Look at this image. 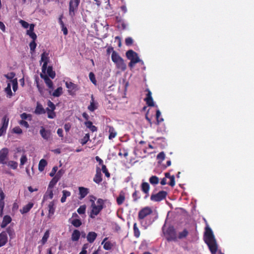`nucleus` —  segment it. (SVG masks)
<instances>
[{
	"label": "nucleus",
	"instance_id": "29",
	"mask_svg": "<svg viewBox=\"0 0 254 254\" xmlns=\"http://www.w3.org/2000/svg\"><path fill=\"white\" fill-rule=\"evenodd\" d=\"M85 125L86 127L89 128L92 132H95L97 130V128L95 126H93L92 123L90 121L85 122Z\"/></svg>",
	"mask_w": 254,
	"mask_h": 254
},
{
	"label": "nucleus",
	"instance_id": "63",
	"mask_svg": "<svg viewBox=\"0 0 254 254\" xmlns=\"http://www.w3.org/2000/svg\"><path fill=\"white\" fill-rule=\"evenodd\" d=\"M4 198L5 195L1 189L0 188V201H4Z\"/></svg>",
	"mask_w": 254,
	"mask_h": 254
},
{
	"label": "nucleus",
	"instance_id": "42",
	"mask_svg": "<svg viewBox=\"0 0 254 254\" xmlns=\"http://www.w3.org/2000/svg\"><path fill=\"white\" fill-rule=\"evenodd\" d=\"M5 92L9 98H10L12 96L10 83H9L7 84V87L5 88Z\"/></svg>",
	"mask_w": 254,
	"mask_h": 254
},
{
	"label": "nucleus",
	"instance_id": "30",
	"mask_svg": "<svg viewBox=\"0 0 254 254\" xmlns=\"http://www.w3.org/2000/svg\"><path fill=\"white\" fill-rule=\"evenodd\" d=\"M47 163L46 160L42 159H41L38 165V169L39 171L42 172L45 167V166L47 165Z\"/></svg>",
	"mask_w": 254,
	"mask_h": 254
},
{
	"label": "nucleus",
	"instance_id": "34",
	"mask_svg": "<svg viewBox=\"0 0 254 254\" xmlns=\"http://www.w3.org/2000/svg\"><path fill=\"white\" fill-rule=\"evenodd\" d=\"M189 234L188 231L185 229L182 232H179L178 235V238L179 239H183L186 238Z\"/></svg>",
	"mask_w": 254,
	"mask_h": 254
},
{
	"label": "nucleus",
	"instance_id": "44",
	"mask_svg": "<svg viewBox=\"0 0 254 254\" xmlns=\"http://www.w3.org/2000/svg\"><path fill=\"white\" fill-rule=\"evenodd\" d=\"M48 114V117L50 119H54L56 117V114L54 112V110H50L47 108L46 109Z\"/></svg>",
	"mask_w": 254,
	"mask_h": 254
},
{
	"label": "nucleus",
	"instance_id": "24",
	"mask_svg": "<svg viewBox=\"0 0 254 254\" xmlns=\"http://www.w3.org/2000/svg\"><path fill=\"white\" fill-rule=\"evenodd\" d=\"M111 58L112 60L115 64L120 62L123 59L115 51L113 52Z\"/></svg>",
	"mask_w": 254,
	"mask_h": 254
},
{
	"label": "nucleus",
	"instance_id": "55",
	"mask_svg": "<svg viewBox=\"0 0 254 254\" xmlns=\"http://www.w3.org/2000/svg\"><path fill=\"white\" fill-rule=\"evenodd\" d=\"M145 101L146 102V104L148 106H154V104L153 102V100L152 98H145Z\"/></svg>",
	"mask_w": 254,
	"mask_h": 254
},
{
	"label": "nucleus",
	"instance_id": "19",
	"mask_svg": "<svg viewBox=\"0 0 254 254\" xmlns=\"http://www.w3.org/2000/svg\"><path fill=\"white\" fill-rule=\"evenodd\" d=\"M11 221V217L8 215H5L3 217L2 222L1 224V228H5L7 225L10 223Z\"/></svg>",
	"mask_w": 254,
	"mask_h": 254
},
{
	"label": "nucleus",
	"instance_id": "8",
	"mask_svg": "<svg viewBox=\"0 0 254 254\" xmlns=\"http://www.w3.org/2000/svg\"><path fill=\"white\" fill-rule=\"evenodd\" d=\"M152 211L151 209L149 207H146L142 209L138 212V219L142 220L144 219L145 217L150 214L152 213Z\"/></svg>",
	"mask_w": 254,
	"mask_h": 254
},
{
	"label": "nucleus",
	"instance_id": "38",
	"mask_svg": "<svg viewBox=\"0 0 254 254\" xmlns=\"http://www.w3.org/2000/svg\"><path fill=\"white\" fill-rule=\"evenodd\" d=\"M46 71H47V73L48 75V76H49L52 78H54L55 77V72L53 70L52 67H47Z\"/></svg>",
	"mask_w": 254,
	"mask_h": 254
},
{
	"label": "nucleus",
	"instance_id": "46",
	"mask_svg": "<svg viewBox=\"0 0 254 254\" xmlns=\"http://www.w3.org/2000/svg\"><path fill=\"white\" fill-rule=\"evenodd\" d=\"M20 117L22 119V120H28L29 121H31L32 119L31 115L30 114H28L25 113L21 114Z\"/></svg>",
	"mask_w": 254,
	"mask_h": 254
},
{
	"label": "nucleus",
	"instance_id": "39",
	"mask_svg": "<svg viewBox=\"0 0 254 254\" xmlns=\"http://www.w3.org/2000/svg\"><path fill=\"white\" fill-rule=\"evenodd\" d=\"M6 164L8 167L14 170L16 169L18 166V163L14 161H9L6 163Z\"/></svg>",
	"mask_w": 254,
	"mask_h": 254
},
{
	"label": "nucleus",
	"instance_id": "26",
	"mask_svg": "<svg viewBox=\"0 0 254 254\" xmlns=\"http://www.w3.org/2000/svg\"><path fill=\"white\" fill-rule=\"evenodd\" d=\"M107 240V238H105L103 242H102V245H104L103 246V248L105 250H110L112 247H113V245L111 244V242H105V241Z\"/></svg>",
	"mask_w": 254,
	"mask_h": 254
},
{
	"label": "nucleus",
	"instance_id": "23",
	"mask_svg": "<svg viewBox=\"0 0 254 254\" xmlns=\"http://www.w3.org/2000/svg\"><path fill=\"white\" fill-rule=\"evenodd\" d=\"M48 216L49 217H51L54 214L55 210V204L53 201H51L49 203L48 205Z\"/></svg>",
	"mask_w": 254,
	"mask_h": 254
},
{
	"label": "nucleus",
	"instance_id": "1",
	"mask_svg": "<svg viewBox=\"0 0 254 254\" xmlns=\"http://www.w3.org/2000/svg\"><path fill=\"white\" fill-rule=\"evenodd\" d=\"M168 213L165 220V224L162 228V230L166 239L168 241H172L175 239V230L174 224H175L174 217Z\"/></svg>",
	"mask_w": 254,
	"mask_h": 254
},
{
	"label": "nucleus",
	"instance_id": "36",
	"mask_svg": "<svg viewBox=\"0 0 254 254\" xmlns=\"http://www.w3.org/2000/svg\"><path fill=\"white\" fill-rule=\"evenodd\" d=\"M149 189L150 187L148 183L144 182L141 184V190L145 193L147 194L148 193Z\"/></svg>",
	"mask_w": 254,
	"mask_h": 254
},
{
	"label": "nucleus",
	"instance_id": "64",
	"mask_svg": "<svg viewBox=\"0 0 254 254\" xmlns=\"http://www.w3.org/2000/svg\"><path fill=\"white\" fill-rule=\"evenodd\" d=\"M13 131L18 134H20L22 133V129L19 127H15L13 128Z\"/></svg>",
	"mask_w": 254,
	"mask_h": 254
},
{
	"label": "nucleus",
	"instance_id": "15",
	"mask_svg": "<svg viewBox=\"0 0 254 254\" xmlns=\"http://www.w3.org/2000/svg\"><path fill=\"white\" fill-rule=\"evenodd\" d=\"M53 189L48 188L47 190L44 195L43 201L46 200L48 199H52L53 197Z\"/></svg>",
	"mask_w": 254,
	"mask_h": 254
},
{
	"label": "nucleus",
	"instance_id": "7",
	"mask_svg": "<svg viewBox=\"0 0 254 254\" xmlns=\"http://www.w3.org/2000/svg\"><path fill=\"white\" fill-rule=\"evenodd\" d=\"M126 56L127 59L131 62L137 61V63L140 61L137 53L131 50H128L127 52Z\"/></svg>",
	"mask_w": 254,
	"mask_h": 254
},
{
	"label": "nucleus",
	"instance_id": "58",
	"mask_svg": "<svg viewBox=\"0 0 254 254\" xmlns=\"http://www.w3.org/2000/svg\"><path fill=\"white\" fill-rule=\"evenodd\" d=\"M4 207V201H0V217L3 215V210Z\"/></svg>",
	"mask_w": 254,
	"mask_h": 254
},
{
	"label": "nucleus",
	"instance_id": "43",
	"mask_svg": "<svg viewBox=\"0 0 254 254\" xmlns=\"http://www.w3.org/2000/svg\"><path fill=\"white\" fill-rule=\"evenodd\" d=\"M90 139V135L89 133H86L85 136L83 137V138H82L80 142L82 145H84L85 144L88 140H89Z\"/></svg>",
	"mask_w": 254,
	"mask_h": 254
},
{
	"label": "nucleus",
	"instance_id": "28",
	"mask_svg": "<svg viewBox=\"0 0 254 254\" xmlns=\"http://www.w3.org/2000/svg\"><path fill=\"white\" fill-rule=\"evenodd\" d=\"M59 180V176H55L50 182L48 188L53 189Z\"/></svg>",
	"mask_w": 254,
	"mask_h": 254
},
{
	"label": "nucleus",
	"instance_id": "14",
	"mask_svg": "<svg viewBox=\"0 0 254 254\" xmlns=\"http://www.w3.org/2000/svg\"><path fill=\"white\" fill-rule=\"evenodd\" d=\"M41 77L44 79L45 82L48 87L50 89H53V84L52 81L49 78L47 75L41 74Z\"/></svg>",
	"mask_w": 254,
	"mask_h": 254
},
{
	"label": "nucleus",
	"instance_id": "51",
	"mask_svg": "<svg viewBox=\"0 0 254 254\" xmlns=\"http://www.w3.org/2000/svg\"><path fill=\"white\" fill-rule=\"evenodd\" d=\"M161 116V112L159 110L156 111V117L157 120V124H159L160 123L163 121V119L162 118H160Z\"/></svg>",
	"mask_w": 254,
	"mask_h": 254
},
{
	"label": "nucleus",
	"instance_id": "32",
	"mask_svg": "<svg viewBox=\"0 0 254 254\" xmlns=\"http://www.w3.org/2000/svg\"><path fill=\"white\" fill-rule=\"evenodd\" d=\"M9 122V119L6 116H4L2 119L1 127L7 129Z\"/></svg>",
	"mask_w": 254,
	"mask_h": 254
},
{
	"label": "nucleus",
	"instance_id": "56",
	"mask_svg": "<svg viewBox=\"0 0 254 254\" xmlns=\"http://www.w3.org/2000/svg\"><path fill=\"white\" fill-rule=\"evenodd\" d=\"M19 23L21 24L22 26L24 28H28L29 27H30V25L31 24H29V23L23 20H20L19 21Z\"/></svg>",
	"mask_w": 254,
	"mask_h": 254
},
{
	"label": "nucleus",
	"instance_id": "17",
	"mask_svg": "<svg viewBox=\"0 0 254 254\" xmlns=\"http://www.w3.org/2000/svg\"><path fill=\"white\" fill-rule=\"evenodd\" d=\"M97 234L94 232H90L87 235V240L90 243H92L97 237Z\"/></svg>",
	"mask_w": 254,
	"mask_h": 254
},
{
	"label": "nucleus",
	"instance_id": "5",
	"mask_svg": "<svg viewBox=\"0 0 254 254\" xmlns=\"http://www.w3.org/2000/svg\"><path fill=\"white\" fill-rule=\"evenodd\" d=\"M80 0H70L69 5V14L73 17L77 11Z\"/></svg>",
	"mask_w": 254,
	"mask_h": 254
},
{
	"label": "nucleus",
	"instance_id": "35",
	"mask_svg": "<svg viewBox=\"0 0 254 254\" xmlns=\"http://www.w3.org/2000/svg\"><path fill=\"white\" fill-rule=\"evenodd\" d=\"M65 85L66 88L68 89L73 90H77V85L74 84L73 83L71 82H67L66 81L65 82Z\"/></svg>",
	"mask_w": 254,
	"mask_h": 254
},
{
	"label": "nucleus",
	"instance_id": "60",
	"mask_svg": "<svg viewBox=\"0 0 254 254\" xmlns=\"http://www.w3.org/2000/svg\"><path fill=\"white\" fill-rule=\"evenodd\" d=\"M58 167L57 166H55L53 168L51 172H50V176L51 177H53L55 176L56 172L58 170Z\"/></svg>",
	"mask_w": 254,
	"mask_h": 254
},
{
	"label": "nucleus",
	"instance_id": "53",
	"mask_svg": "<svg viewBox=\"0 0 254 254\" xmlns=\"http://www.w3.org/2000/svg\"><path fill=\"white\" fill-rule=\"evenodd\" d=\"M89 77L91 81L95 85L96 84V80L95 75L93 72H90L89 74Z\"/></svg>",
	"mask_w": 254,
	"mask_h": 254
},
{
	"label": "nucleus",
	"instance_id": "45",
	"mask_svg": "<svg viewBox=\"0 0 254 254\" xmlns=\"http://www.w3.org/2000/svg\"><path fill=\"white\" fill-rule=\"evenodd\" d=\"M133 232L134 236L136 238H138L140 236V231L137 227L136 223L133 224Z\"/></svg>",
	"mask_w": 254,
	"mask_h": 254
},
{
	"label": "nucleus",
	"instance_id": "52",
	"mask_svg": "<svg viewBox=\"0 0 254 254\" xmlns=\"http://www.w3.org/2000/svg\"><path fill=\"white\" fill-rule=\"evenodd\" d=\"M11 83L12 84V89L14 92H15L17 90L18 88V83L16 79H14L11 80Z\"/></svg>",
	"mask_w": 254,
	"mask_h": 254
},
{
	"label": "nucleus",
	"instance_id": "10",
	"mask_svg": "<svg viewBox=\"0 0 254 254\" xmlns=\"http://www.w3.org/2000/svg\"><path fill=\"white\" fill-rule=\"evenodd\" d=\"M8 153V150L6 148H3L0 150V163L2 164H6L5 161Z\"/></svg>",
	"mask_w": 254,
	"mask_h": 254
},
{
	"label": "nucleus",
	"instance_id": "48",
	"mask_svg": "<svg viewBox=\"0 0 254 254\" xmlns=\"http://www.w3.org/2000/svg\"><path fill=\"white\" fill-rule=\"evenodd\" d=\"M86 208L85 205H82L77 209V211L79 214H83L85 212Z\"/></svg>",
	"mask_w": 254,
	"mask_h": 254
},
{
	"label": "nucleus",
	"instance_id": "41",
	"mask_svg": "<svg viewBox=\"0 0 254 254\" xmlns=\"http://www.w3.org/2000/svg\"><path fill=\"white\" fill-rule=\"evenodd\" d=\"M63 93V88L61 87H58L53 93V96L54 97H59Z\"/></svg>",
	"mask_w": 254,
	"mask_h": 254
},
{
	"label": "nucleus",
	"instance_id": "27",
	"mask_svg": "<svg viewBox=\"0 0 254 254\" xmlns=\"http://www.w3.org/2000/svg\"><path fill=\"white\" fill-rule=\"evenodd\" d=\"M115 64H116V66L118 68L123 71H124L127 68L126 64L125 63L123 59Z\"/></svg>",
	"mask_w": 254,
	"mask_h": 254
},
{
	"label": "nucleus",
	"instance_id": "40",
	"mask_svg": "<svg viewBox=\"0 0 254 254\" xmlns=\"http://www.w3.org/2000/svg\"><path fill=\"white\" fill-rule=\"evenodd\" d=\"M159 178L156 176H152L149 178V182L152 185H156L159 183Z\"/></svg>",
	"mask_w": 254,
	"mask_h": 254
},
{
	"label": "nucleus",
	"instance_id": "3",
	"mask_svg": "<svg viewBox=\"0 0 254 254\" xmlns=\"http://www.w3.org/2000/svg\"><path fill=\"white\" fill-rule=\"evenodd\" d=\"M92 202L91 207L92 208L90 214V217L94 218L97 216L103 208L104 201L102 199L99 198L97 200L96 204L93 200H90Z\"/></svg>",
	"mask_w": 254,
	"mask_h": 254
},
{
	"label": "nucleus",
	"instance_id": "33",
	"mask_svg": "<svg viewBox=\"0 0 254 254\" xmlns=\"http://www.w3.org/2000/svg\"><path fill=\"white\" fill-rule=\"evenodd\" d=\"M63 192V196L61 198V201L62 203L65 202L66 197L69 196L71 194L70 191H67L66 190H64L62 191Z\"/></svg>",
	"mask_w": 254,
	"mask_h": 254
},
{
	"label": "nucleus",
	"instance_id": "49",
	"mask_svg": "<svg viewBox=\"0 0 254 254\" xmlns=\"http://www.w3.org/2000/svg\"><path fill=\"white\" fill-rule=\"evenodd\" d=\"M27 161V158L25 153H23L20 158V166H23Z\"/></svg>",
	"mask_w": 254,
	"mask_h": 254
},
{
	"label": "nucleus",
	"instance_id": "50",
	"mask_svg": "<svg viewBox=\"0 0 254 254\" xmlns=\"http://www.w3.org/2000/svg\"><path fill=\"white\" fill-rule=\"evenodd\" d=\"M71 224L75 227H78L81 225V222L78 219H74L72 221Z\"/></svg>",
	"mask_w": 254,
	"mask_h": 254
},
{
	"label": "nucleus",
	"instance_id": "2",
	"mask_svg": "<svg viewBox=\"0 0 254 254\" xmlns=\"http://www.w3.org/2000/svg\"><path fill=\"white\" fill-rule=\"evenodd\" d=\"M203 239L211 254H215L218 246L212 230L208 226L205 227Z\"/></svg>",
	"mask_w": 254,
	"mask_h": 254
},
{
	"label": "nucleus",
	"instance_id": "37",
	"mask_svg": "<svg viewBox=\"0 0 254 254\" xmlns=\"http://www.w3.org/2000/svg\"><path fill=\"white\" fill-rule=\"evenodd\" d=\"M45 113L44 109L40 104H37V107L35 110V113L36 114H42Z\"/></svg>",
	"mask_w": 254,
	"mask_h": 254
},
{
	"label": "nucleus",
	"instance_id": "21",
	"mask_svg": "<svg viewBox=\"0 0 254 254\" xmlns=\"http://www.w3.org/2000/svg\"><path fill=\"white\" fill-rule=\"evenodd\" d=\"M80 236V233L78 230H74L71 235V240L73 242L77 241Z\"/></svg>",
	"mask_w": 254,
	"mask_h": 254
},
{
	"label": "nucleus",
	"instance_id": "61",
	"mask_svg": "<svg viewBox=\"0 0 254 254\" xmlns=\"http://www.w3.org/2000/svg\"><path fill=\"white\" fill-rule=\"evenodd\" d=\"M125 42H126V44L127 45L129 46V45H131L132 44L133 40H132V39L131 38L128 37V38L126 39Z\"/></svg>",
	"mask_w": 254,
	"mask_h": 254
},
{
	"label": "nucleus",
	"instance_id": "12",
	"mask_svg": "<svg viewBox=\"0 0 254 254\" xmlns=\"http://www.w3.org/2000/svg\"><path fill=\"white\" fill-rule=\"evenodd\" d=\"M93 181L97 184L100 183L102 181V174L101 172V170L99 168H97L96 169V172L93 179Z\"/></svg>",
	"mask_w": 254,
	"mask_h": 254
},
{
	"label": "nucleus",
	"instance_id": "20",
	"mask_svg": "<svg viewBox=\"0 0 254 254\" xmlns=\"http://www.w3.org/2000/svg\"><path fill=\"white\" fill-rule=\"evenodd\" d=\"M165 177L167 179H169V181H168V184L171 186H173L175 185V182H174V175H171L170 172H167L165 174Z\"/></svg>",
	"mask_w": 254,
	"mask_h": 254
},
{
	"label": "nucleus",
	"instance_id": "57",
	"mask_svg": "<svg viewBox=\"0 0 254 254\" xmlns=\"http://www.w3.org/2000/svg\"><path fill=\"white\" fill-rule=\"evenodd\" d=\"M165 155L164 153V152H161L157 155V158L158 160L162 161L165 159Z\"/></svg>",
	"mask_w": 254,
	"mask_h": 254
},
{
	"label": "nucleus",
	"instance_id": "25",
	"mask_svg": "<svg viewBox=\"0 0 254 254\" xmlns=\"http://www.w3.org/2000/svg\"><path fill=\"white\" fill-rule=\"evenodd\" d=\"M80 199H82L88 194V189L84 187H79Z\"/></svg>",
	"mask_w": 254,
	"mask_h": 254
},
{
	"label": "nucleus",
	"instance_id": "54",
	"mask_svg": "<svg viewBox=\"0 0 254 254\" xmlns=\"http://www.w3.org/2000/svg\"><path fill=\"white\" fill-rule=\"evenodd\" d=\"M102 170L103 172L105 174V176L109 178L110 176V174L109 173L106 166L105 165H102Z\"/></svg>",
	"mask_w": 254,
	"mask_h": 254
},
{
	"label": "nucleus",
	"instance_id": "18",
	"mask_svg": "<svg viewBox=\"0 0 254 254\" xmlns=\"http://www.w3.org/2000/svg\"><path fill=\"white\" fill-rule=\"evenodd\" d=\"M34 204L32 202H29L27 205L24 206L22 209L20 210L22 214L27 213L33 206Z\"/></svg>",
	"mask_w": 254,
	"mask_h": 254
},
{
	"label": "nucleus",
	"instance_id": "4",
	"mask_svg": "<svg viewBox=\"0 0 254 254\" xmlns=\"http://www.w3.org/2000/svg\"><path fill=\"white\" fill-rule=\"evenodd\" d=\"M35 27L34 24H31L30 25V29L27 30V34L29 36L30 38L32 39V41L30 43L29 46L30 50L32 52L35 51L36 47V44L35 42L37 39L36 34L33 32Z\"/></svg>",
	"mask_w": 254,
	"mask_h": 254
},
{
	"label": "nucleus",
	"instance_id": "47",
	"mask_svg": "<svg viewBox=\"0 0 254 254\" xmlns=\"http://www.w3.org/2000/svg\"><path fill=\"white\" fill-rule=\"evenodd\" d=\"M49 235H50L49 231V230L46 231L42 238V243L43 244H44L46 243L48 238L49 237Z\"/></svg>",
	"mask_w": 254,
	"mask_h": 254
},
{
	"label": "nucleus",
	"instance_id": "22",
	"mask_svg": "<svg viewBox=\"0 0 254 254\" xmlns=\"http://www.w3.org/2000/svg\"><path fill=\"white\" fill-rule=\"evenodd\" d=\"M125 200V194L123 191H121L119 196L117 198V202L118 205H121Z\"/></svg>",
	"mask_w": 254,
	"mask_h": 254
},
{
	"label": "nucleus",
	"instance_id": "59",
	"mask_svg": "<svg viewBox=\"0 0 254 254\" xmlns=\"http://www.w3.org/2000/svg\"><path fill=\"white\" fill-rule=\"evenodd\" d=\"M19 123L21 126H23L26 128H28L29 127L28 123L25 121L21 120L19 121Z\"/></svg>",
	"mask_w": 254,
	"mask_h": 254
},
{
	"label": "nucleus",
	"instance_id": "62",
	"mask_svg": "<svg viewBox=\"0 0 254 254\" xmlns=\"http://www.w3.org/2000/svg\"><path fill=\"white\" fill-rule=\"evenodd\" d=\"M48 106L49 108H50V110H55L56 107H55V106L54 105V104L51 101L49 100L48 102Z\"/></svg>",
	"mask_w": 254,
	"mask_h": 254
},
{
	"label": "nucleus",
	"instance_id": "16",
	"mask_svg": "<svg viewBox=\"0 0 254 254\" xmlns=\"http://www.w3.org/2000/svg\"><path fill=\"white\" fill-rule=\"evenodd\" d=\"M109 128V139L111 140L114 138L117 135V132L115 128L112 126H108Z\"/></svg>",
	"mask_w": 254,
	"mask_h": 254
},
{
	"label": "nucleus",
	"instance_id": "11",
	"mask_svg": "<svg viewBox=\"0 0 254 254\" xmlns=\"http://www.w3.org/2000/svg\"><path fill=\"white\" fill-rule=\"evenodd\" d=\"M40 133L42 138L46 140H48L51 136V132L50 130H46L43 127H41Z\"/></svg>",
	"mask_w": 254,
	"mask_h": 254
},
{
	"label": "nucleus",
	"instance_id": "13",
	"mask_svg": "<svg viewBox=\"0 0 254 254\" xmlns=\"http://www.w3.org/2000/svg\"><path fill=\"white\" fill-rule=\"evenodd\" d=\"M7 241V236L5 232H2L0 234V247L5 245Z\"/></svg>",
	"mask_w": 254,
	"mask_h": 254
},
{
	"label": "nucleus",
	"instance_id": "9",
	"mask_svg": "<svg viewBox=\"0 0 254 254\" xmlns=\"http://www.w3.org/2000/svg\"><path fill=\"white\" fill-rule=\"evenodd\" d=\"M49 61L48 54L44 52L41 55V62L43 63V64L42 67V72L44 73L46 72L47 69V66Z\"/></svg>",
	"mask_w": 254,
	"mask_h": 254
},
{
	"label": "nucleus",
	"instance_id": "6",
	"mask_svg": "<svg viewBox=\"0 0 254 254\" xmlns=\"http://www.w3.org/2000/svg\"><path fill=\"white\" fill-rule=\"evenodd\" d=\"M167 195V192L165 191H160L156 194H152L151 195L150 199L154 201H160L164 199Z\"/></svg>",
	"mask_w": 254,
	"mask_h": 254
},
{
	"label": "nucleus",
	"instance_id": "31",
	"mask_svg": "<svg viewBox=\"0 0 254 254\" xmlns=\"http://www.w3.org/2000/svg\"><path fill=\"white\" fill-rule=\"evenodd\" d=\"M96 109H97V106L96 105V104L94 102V99L93 96H92L90 104L89 106L88 107V109L91 112H93Z\"/></svg>",
	"mask_w": 254,
	"mask_h": 254
}]
</instances>
